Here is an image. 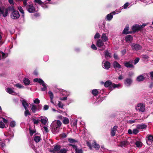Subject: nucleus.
I'll use <instances>...</instances> for the list:
<instances>
[{"label":"nucleus","mask_w":153,"mask_h":153,"mask_svg":"<svg viewBox=\"0 0 153 153\" xmlns=\"http://www.w3.org/2000/svg\"><path fill=\"white\" fill-rule=\"evenodd\" d=\"M62 120V122L65 124H67L69 123L68 119L66 117H64Z\"/></svg>","instance_id":"obj_34"},{"label":"nucleus","mask_w":153,"mask_h":153,"mask_svg":"<svg viewBox=\"0 0 153 153\" xmlns=\"http://www.w3.org/2000/svg\"><path fill=\"white\" fill-rule=\"evenodd\" d=\"M139 132V131L138 130L137 128L134 129L133 130V134H136Z\"/></svg>","instance_id":"obj_52"},{"label":"nucleus","mask_w":153,"mask_h":153,"mask_svg":"<svg viewBox=\"0 0 153 153\" xmlns=\"http://www.w3.org/2000/svg\"><path fill=\"white\" fill-rule=\"evenodd\" d=\"M34 82H38L43 87V88H41V90L42 91H45L47 89V87L46 84L44 81L40 79L36 78L34 79Z\"/></svg>","instance_id":"obj_3"},{"label":"nucleus","mask_w":153,"mask_h":153,"mask_svg":"<svg viewBox=\"0 0 153 153\" xmlns=\"http://www.w3.org/2000/svg\"><path fill=\"white\" fill-rule=\"evenodd\" d=\"M61 95L65 96H68L70 95L69 92H67L64 90H61L60 93Z\"/></svg>","instance_id":"obj_25"},{"label":"nucleus","mask_w":153,"mask_h":153,"mask_svg":"<svg viewBox=\"0 0 153 153\" xmlns=\"http://www.w3.org/2000/svg\"><path fill=\"white\" fill-rule=\"evenodd\" d=\"M58 105L59 106V108H63V105L62 103L60 101H59V102L58 104Z\"/></svg>","instance_id":"obj_53"},{"label":"nucleus","mask_w":153,"mask_h":153,"mask_svg":"<svg viewBox=\"0 0 153 153\" xmlns=\"http://www.w3.org/2000/svg\"><path fill=\"white\" fill-rule=\"evenodd\" d=\"M113 83L112 82L109 81H106L104 84L105 86L106 87H109V89L111 90H113L112 86Z\"/></svg>","instance_id":"obj_18"},{"label":"nucleus","mask_w":153,"mask_h":153,"mask_svg":"<svg viewBox=\"0 0 153 153\" xmlns=\"http://www.w3.org/2000/svg\"><path fill=\"white\" fill-rule=\"evenodd\" d=\"M60 147L59 146H54L53 149V151L55 152H58L60 149Z\"/></svg>","instance_id":"obj_39"},{"label":"nucleus","mask_w":153,"mask_h":153,"mask_svg":"<svg viewBox=\"0 0 153 153\" xmlns=\"http://www.w3.org/2000/svg\"><path fill=\"white\" fill-rule=\"evenodd\" d=\"M100 37V35L98 33H97L94 36V38L95 39H98Z\"/></svg>","instance_id":"obj_48"},{"label":"nucleus","mask_w":153,"mask_h":153,"mask_svg":"<svg viewBox=\"0 0 153 153\" xmlns=\"http://www.w3.org/2000/svg\"><path fill=\"white\" fill-rule=\"evenodd\" d=\"M29 130L30 134L31 136H32L33 135V134L36 131L35 130H32L30 128Z\"/></svg>","instance_id":"obj_47"},{"label":"nucleus","mask_w":153,"mask_h":153,"mask_svg":"<svg viewBox=\"0 0 153 153\" xmlns=\"http://www.w3.org/2000/svg\"><path fill=\"white\" fill-rule=\"evenodd\" d=\"M14 90V88H7L5 89L6 92L9 94L13 95H15L16 93Z\"/></svg>","instance_id":"obj_17"},{"label":"nucleus","mask_w":153,"mask_h":153,"mask_svg":"<svg viewBox=\"0 0 153 153\" xmlns=\"http://www.w3.org/2000/svg\"><path fill=\"white\" fill-rule=\"evenodd\" d=\"M125 40L127 42H131L132 40V37L130 35H128L126 36Z\"/></svg>","instance_id":"obj_31"},{"label":"nucleus","mask_w":153,"mask_h":153,"mask_svg":"<svg viewBox=\"0 0 153 153\" xmlns=\"http://www.w3.org/2000/svg\"><path fill=\"white\" fill-rule=\"evenodd\" d=\"M8 14V10L7 9L4 7H0V16L2 15L3 16L5 17Z\"/></svg>","instance_id":"obj_8"},{"label":"nucleus","mask_w":153,"mask_h":153,"mask_svg":"<svg viewBox=\"0 0 153 153\" xmlns=\"http://www.w3.org/2000/svg\"><path fill=\"white\" fill-rule=\"evenodd\" d=\"M129 27L128 25H126L123 31V34H127L131 33L129 31Z\"/></svg>","instance_id":"obj_21"},{"label":"nucleus","mask_w":153,"mask_h":153,"mask_svg":"<svg viewBox=\"0 0 153 153\" xmlns=\"http://www.w3.org/2000/svg\"><path fill=\"white\" fill-rule=\"evenodd\" d=\"M146 140L147 144L151 145L153 141V136L151 135H148L146 138Z\"/></svg>","instance_id":"obj_10"},{"label":"nucleus","mask_w":153,"mask_h":153,"mask_svg":"<svg viewBox=\"0 0 153 153\" xmlns=\"http://www.w3.org/2000/svg\"><path fill=\"white\" fill-rule=\"evenodd\" d=\"M96 45L99 47V49L100 50L102 51L105 48V46L104 45L103 41L100 39H99L97 41Z\"/></svg>","instance_id":"obj_4"},{"label":"nucleus","mask_w":153,"mask_h":153,"mask_svg":"<svg viewBox=\"0 0 153 153\" xmlns=\"http://www.w3.org/2000/svg\"><path fill=\"white\" fill-rule=\"evenodd\" d=\"M104 55L106 59H109L111 57V54L108 50H106L104 51Z\"/></svg>","instance_id":"obj_19"},{"label":"nucleus","mask_w":153,"mask_h":153,"mask_svg":"<svg viewBox=\"0 0 153 153\" xmlns=\"http://www.w3.org/2000/svg\"><path fill=\"white\" fill-rule=\"evenodd\" d=\"M0 53H1L2 54V58L4 59L6 58L7 56V54L4 53L2 51H1Z\"/></svg>","instance_id":"obj_44"},{"label":"nucleus","mask_w":153,"mask_h":153,"mask_svg":"<svg viewBox=\"0 0 153 153\" xmlns=\"http://www.w3.org/2000/svg\"><path fill=\"white\" fill-rule=\"evenodd\" d=\"M62 124L61 122L59 120H57L52 124V131L53 134H56L59 132Z\"/></svg>","instance_id":"obj_1"},{"label":"nucleus","mask_w":153,"mask_h":153,"mask_svg":"<svg viewBox=\"0 0 153 153\" xmlns=\"http://www.w3.org/2000/svg\"><path fill=\"white\" fill-rule=\"evenodd\" d=\"M33 102L34 103L38 104L40 103V100L38 98H36L33 100Z\"/></svg>","instance_id":"obj_50"},{"label":"nucleus","mask_w":153,"mask_h":153,"mask_svg":"<svg viewBox=\"0 0 153 153\" xmlns=\"http://www.w3.org/2000/svg\"><path fill=\"white\" fill-rule=\"evenodd\" d=\"M11 18L14 19H17L19 18L20 15L18 11L14 10L10 15Z\"/></svg>","instance_id":"obj_7"},{"label":"nucleus","mask_w":153,"mask_h":153,"mask_svg":"<svg viewBox=\"0 0 153 153\" xmlns=\"http://www.w3.org/2000/svg\"><path fill=\"white\" fill-rule=\"evenodd\" d=\"M126 49H124L121 51V52L123 56L124 55L126 54Z\"/></svg>","instance_id":"obj_61"},{"label":"nucleus","mask_w":153,"mask_h":153,"mask_svg":"<svg viewBox=\"0 0 153 153\" xmlns=\"http://www.w3.org/2000/svg\"><path fill=\"white\" fill-rule=\"evenodd\" d=\"M135 145L138 147H141L142 146V143L139 141H137L135 143Z\"/></svg>","instance_id":"obj_46"},{"label":"nucleus","mask_w":153,"mask_h":153,"mask_svg":"<svg viewBox=\"0 0 153 153\" xmlns=\"http://www.w3.org/2000/svg\"><path fill=\"white\" fill-rule=\"evenodd\" d=\"M31 110L33 113H35L37 110L36 105L33 104H32L31 105Z\"/></svg>","instance_id":"obj_33"},{"label":"nucleus","mask_w":153,"mask_h":153,"mask_svg":"<svg viewBox=\"0 0 153 153\" xmlns=\"http://www.w3.org/2000/svg\"><path fill=\"white\" fill-rule=\"evenodd\" d=\"M132 82V80L131 78H126L124 80V84L127 87L130 86Z\"/></svg>","instance_id":"obj_15"},{"label":"nucleus","mask_w":153,"mask_h":153,"mask_svg":"<svg viewBox=\"0 0 153 153\" xmlns=\"http://www.w3.org/2000/svg\"><path fill=\"white\" fill-rule=\"evenodd\" d=\"M144 79L145 78L143 76L140 75L137 77L136 80L138 82H140L143 81Z\"/></svg>","instance_id":"obj_32"},{"label":"nucleus","mask_w":153,"mask_h":153,"mask_svg":"<svg viewBox=\"0 0 153 153\" xmlns=\"http://www.w3.org/2000/svg\"><path fill=\"white\" fill-rule=\"evenodd\" d=\"M32 121L34 124L37 125L39 122L40 120L39 119L33 118Z\"/></svg>","instance_id":"obj_37"},{"label":"nucleus","mask_w":153,"mask_h":153,"mask_svg":"<svg viewBox=\"0 0 153 153\" xmlns=\"http://www.w3.org/2000/svg\"><path fill=\"white\" fill-rule=\"evenodd\" d=\"M91 48L92 49L94 50H96L97 49V48L96 46L94 44H92L91 45Z\"/></svg>","instance_id":"obj_56"},{"label":"nucleus","mask_w":153,"mask_h":153,"mask_svg":"<svg viewBox=\"0 0 153 153\" xmlns=\"http://www.w3.org/2000/svg\"><path fill=\"white\" fill-rule=\"evenodd\" d=\"M135 108L137 111L140 112H143L145 110V105L144 104L140 103L137 105Z\"/></svg>","instance_id":"obj_6"},{"label":"nucleus","mask_w":153,"mask_h":153,"mask_svg":"<svg viewBox=\"0 0 153 153\" xmlns=\"http://www.w3.org/2000/svg\"><path fill=\"white\" fill-rule=\"evenodd\" d=\"M18 9L21 13L22 14V16L24 17V10L21 7H18Z\"/></svg>","instance_id":"obj_38"},{"label":"nucleus","mask_w":153,"mask_h":153,"mask_svg":"<svg viewBox=\"0 0 153 153\" xmlns=\"http://www.w3.org/2000/svg\"><path fill=\"white\" fill-rule=\"evenodd\" d=\"M41 139L40 135L39 133H37L35 134L34 136V140L36 143L39 142Z\"/></svg>","instance_id":"obj_16"},{"label":"nucleus","mask_w":153,"mask_h":153,"mask_svg":"<svg viewBox=\"0 0 153 153\" xmlns=\"http://www.w3.org/2000/svg\"><path fill=\"white\" fill-rule=\"evenodd\" d=\"M16 125V123L14 121H12L10 123V125L11 127H15Z\"/></svg>","instance_id":"obj_43"},{"label":"nucleus","mask_w":153,"mask_h":153,"mask_svg":"<svg viewBox=\"0 0 153 153\" xmlns=\"http://www.w3.org/2000/svg\"><path fill=\"white\" fill-rule=\"evenodd\" d=\"M70 145L72 146L74 149L75 150L77 149V146L75 145L70 144Z\"/></svg>","instance_id":"obj_62"},{"label":"nucleus","mask_w":153,"mask_h":153,"mask_svg":"<svg viewBox=\"0 0 153 153\" xmlns=\"http://www.w3.org/2000/svg\"><path fill=\"white\" fill-rule=\"evenodd\" d=\"M98 91L97 89H94L92 91L91 93L94 96H96L98 93Z\"/></svg>","instance_id":"obj_36"},{"label":"nucleus","mask_w":153,"mask_h":153,"mask_svg":"<svg viewBox=\"0 0 153 153\" xmlns=\"http://www.w3.org/2000/svg\"><path fill=\"white\" fill-rule=\"evenodd\" d=\"M150 77L152 79H153V71L150 72Z\"/></svg>","instance_id":"obj_63"},{"label":"nucleus","mask_w":153,"mask_h":153,"mask_svg":"<svg viewBox=\"0 0 153 153\" xmlns=\"http://www.w3.org/2000/svg\"><path fill=\"white\" fill-rule=\"evenodd\" d=\"M117 128V126H114V127L111 129V136H114L115 135Z\"/></svg>","instance_id":"obj_20"},{"label":"nucleus","mask_w":153,"mask_h":153,"mask_svg":"<svg viewBox=\"0 0 153 153\" xmlns=\"http://www.w3.org/2000/svg\"><path fill=\"white\" fill-rule=\"evenodd\" d=\"M35 3H38L39 4H41L42 7L44 8H47L48 6L46 5L47 3L46 2H42L41 0H34Z\"/></svg>","instance_id":"obj_14"},{"label":"nucleus","mask_w":153,"mask_h":153,"mask_svg":"<svg viewBox=\"0 0 153 153\" xmlns=\"http://www.w3.org/2000/svg\"><path fill=\"white\" fill-rule=\"evenodd\" d=\"M113 12L109 14L106 16V19L107 21H110L113 17Z\"/></svg>","instance_id":"obj_28"},{"label":"nucleus","mask_w":153,"mask_h":153,"mask_svg":"<svg viewBox=\"0 0 153 153\" xmlns=\"http://www.w3.org/2000/svg\"><path fill=\"white\" fill-rule=\"evenodd\" d=\"M49 108V106L47 105H45L43 106V109L44 110H47Z\"/></svg>","instance_id":"obj_60"},{"label":"nucleus","mask_w":153,"mask_h":153,"mask_svg":"<svg viewBox=\"0 0 153 153\" xmlns=\"http://www.w3.org/2000/svg\"><path fill=\"white\" fill-rule=\"evenodd\" d=\"M5 127L4 123L2 121H0V128H4Z\"/></svg>","instance_id":"obj_51"},{"label":"nucleus","mask_w":153,"mask_h":153,"mask_svg":"<svg viewBox=\"0 0 153 153\" xmlns=\"http://www.w3.org/2000/svg\"><path fill=\"white\" fill-rule=\"evenodd\" d=\"M68 141L71 143H74L77 142L76 140L72 138H69L68 139Z\"/></svg>","instance_id":"obj_42"},{"label":"nucleus","mask_w":153,"mask_h":153,"mask_svg":"<svg viewBox=\"0 0 153 153\" xmlns=\"http://www.w3.org/2000/svg\"><path fill=\"white\" fill-rule=\"evenodd\" d=\"M22 105L24 107L25 110V116L26 117L28 115H30V112L28 110V108L29 107V105L27 103L26 101L24 100H21Z\"/></svg>","instance_id":"obj_2"},{"label":"nucleus","mask_w":153,"mask_h":153,"mask_svg":"<svg viewBox=\"0 0 153 153\" xmlns=\"http://www.w3.org/2000/svg\"><path fill=\"white\" fill-rule=\"evenodd\" d=\"M92 145L93 147L95 148L96 150L98 149L100 146L99 144L97 143L95 141H94L92 144Z\"/></svg>","instance_id":"obj_27"},{"label":"nucleus","mask_w":153,"mask_h":153,"mask_svg":"<svg viewBox=\"0 0 153 153\" xmlns=\"http://www.w3.org/2000/svg\"><path fill=\"white\" fill-rule=\"evenodd\" d=\"M27 9L28 11L30 13H33L35 12V8L32 4L28 5Z\"/></svg>","instance_id":"obj_11"},{"label":"nucleus","mask_w":153,"mask_h":153,"mask_svg":"<svg viewBox=\"0 0 153 153\" xmlns=\"http://www.w3.org/2000/svg\"><path fill=\"white\" fill-rule=\"evenodd\" d=\"M48 93L49 95L50 99H53V93L51 91H49Z\"/></svg>","instance_id":"obj_45"},{"label":"nucleus","mask_w":153,"mask_h":153,"mask_svg":"<svg viewBox=\"0 0 153 153\" xmlns=\"http://www.w3.org/2000/svg\"><path fill=\"white\" fill-rule=\"evenodd\" d=\"M146 25V24H143L141 25H135L133 26L132 27V30L133 32H135L136 31L139 30L143 28Z\"/></svg>","instance_id":"obj_5"},{"label":"nucleus","mask_w":153,"mask_h":153,"mask_svg":"<svg viewBox=\"0 0 153 153\" xmlns=\"http://www.w3.org/2000/svg\"><path fill=\"white\" fill-rule=\"evenodd\" d=\"M48 120L47 118L45 117L42 118L41 119L40 121L43 124L46 125Z\"/></svg>","instance_id":"obj_29"},{"label":"nucleus","mask_w":153,"mask_h":153,"mask_svg":"<svg viewBox=\"0 0 153 153\" xmlns=\"http://www.w3.org/2000/svg\"><path fill=\"white\" fill-rule=\"evenodd\" d=\"M113 67L115 68L120 69L121 68V66L117 61H115L113 63Z\"/></svg>","instance_id":"obj_24"},{"label":"nucleus","mask_w":153,"mask_h":153,"mask_svg":"<svg viewBox=\"0 0 153 153\" xmlns=\"http://www.w3.org/2000/svg\"><path fill=\"white\" fill-rule=\"evenodd\" d=\"M132 50L133 51H138L141 48V47L139 44H132L131 45Z\"/></svg>","instance_id":"obj_12"},{"label":"nucleus","mask_w":153,"mask_h":153,"mask_svg":"<svg viewBox=\"0 0 153 153\" xmlns=\"http://www.w3.org/2000/svg\"><path fill=\"white\" fill-rule=\"evenodd\" d=\"M123 7H121L120 8V9L118 10H116L115 11L113 12V13L114 15L116 13H120L121 11V10L123 9Z\"/></svg>","instance_id":"obj_40"},{"label":"nucleus","mask_w":153,"mask_h":153,"mask_svg":"<svg viewBox=\"0 0 153 153\" xmlns=\"http://www.w3.org/2000/svg\"><path fill=\"white\" fill-rule=\"evenodd\" d=\"M5 135L7 137L11 138L13 137L14 134L12 131H9Z\"/></svg>","instance_id":"obj_30"},{"label":"nucleus","mask_w":153,"mask_h":153,"mask_svg":"<svg viewBox=\"0 0 153 153\" xmlns=\"http://www.w3.org/2000/svg\"><path fill=\"white\" fill-rule=\"evenodd\" d=\"M101 38L104 42L107 41L108 39L107 36L106 35V34L105 33H103L102 34Z\"/></svg>","instance_id":"obj_26"},{"label":"nucleus","mask_w":153,"mask_h":153,"mask_svg":"<svg viewBox=\"0 0 153 153\" xmlns=\"http://www.w3.org/2000/svg\"><path fill=\"white\" fill-rule=\"evenodd\" d=\"M112 86L113 89L115 88H118L119 87H120L121 86V85L120 84H116L114 83H113Z\"/></svg>","instance_id":"obj_41"},{"label":"nucleus","mask_w":153,"mask_h":153,"mask_svg":"<svg viewBox=\"0 0 153 153\" xmlns=\"http://www.w3.org/2000/svg\"><path fill=\"white\" fill-rule=\"evenodd\" d=\"M102 67L104 69H108L110 67V63L108 61H103L102 64Z\"/></svg>","instance_id":"obj_9"},{"label":"nucleus","mask_w":153,"mask_h":153,"mask_svg":"<svg viewBox=\"0 0 153 153\" xmlns=\"http://www.w3.org/2000/svg\"><path fill=\"white\" fill-rule=\"evenodd\" d=\"M147 128V126L145 124H138L137 126V128L138 129L142 130L144 129Z\"/></svg>","instance_id":"obj_23"},{"label":"nucleus","mask_w":153,"mask_h":153,"mask_svg":"<svg viewBox=\"0 0 153 153\" xmlns=\"http://www.w3.org/2000/svg\"><path fill=\"white\" fill-rule=\"evenodd\" d=\"M140 59L139 58H136L134 61V65L137 64L139 61Z\"/></svg>","instance_id":"obj_55"},{"label":"nucleus","mask_w":153,"mask_h":153,"mask_svg":"<svg viewBox=\"0 0 153 153\" xmlns=\"http://www.w3.org/2000/svg\"><path fill=\"white\" fill-rule=\"evenodd\" d=\"M133 60H130L128 62H126L124 63L125 66L127 68H134V66L133 65Z\"/></svg>","instance_id":"obj_13"},{"label":"nucleus","mask_w":153,"mask_h":153,"mask_svg":"<svg viewBox=\"0 0 153 153\" xmlns=\"http://www.w3.org/2000/svg\"><path fill=\"white\" fill-rule=\"evenodd\" d=\"M63 138H65L66 137L67 135L66 134L63 133L60 135Z\"/></svg>","instance_id":"obj_64"},{"label":"nucleus","mask_w":153,"mask_h":153,"mask_svg":"<svg viewBox=\"0 0 153 153\" xmlns=\"http://www.w3.org/2000/svg\"><path fill=\"white\" fill-rule=\"evenodd\" d=\"M76 153H82V150L81 149H77L75 150Z\"/></svg>","instance_id":"obj_58"},{"label":"nucleus","mask_w":153,"mask_h":153,"mask_svg":"<svg viewBox=\"0 0 153 153\" xmlns=\"http://www.w3.org/2000/svg\"><path fill=\"white\" fill-rule=\"evenodd\" d=\"M129 5V4L128 2L126 3L123 5V7L124 9H126Z\"/></svg>","instance_id":"obj_59"},{"label":"nucleus","mask_w":153,"mask_h":153,"mask_svg":"<svg viewBox=\"0 0 153 153\" xmlns=\"http://www.w3.org/2000/svg\"><path fill=\"white\" fill-rule=\"evenodd\" d=\"M128 144L129 142L128 141L124 140L120 142V146L122 147H125L128 145Z\"/></svg>","instance_id":"obj_22"},{"label":"nucleus","mask_w":153,"mask_h":153,"mask_svg":"<svg viewBox=\"0 0 153 153\" xmlns=\"http://www.w3.org/2000/svg\"><path fill=\"white\" fill-rule=\"evenodd\" d=\"M142 2H144L146 4L150 3L151 2H150L149 0H141Z\"/></svg>","instance_id":"obj_57"},{"label":"nucleus","mask_w":153,"mask_h":153,"mask_svg":"<svg viewBox=\"0 0 153 153\" xmlns=\"http://www.w3.org/2000/svg\"><path fill=\"white\" fill-rule=\"evenodd\" d=\"M15 86L18 88H21L24 87V86L20 84L17 83L15 85Z\"/></svg>","instance_id":"obj_49"},{"label":"nucleus","mask_w":153,"mask_h":153,"mask_svg":"<svg viewBox=\"0 0 153 153\" xmlns=\"http://www.w3.org/2000/svg\"><path fill=\"white\" fill-rule=\"evenodd\" d=\"M67 152V150L65 149H62L60 151V153H66Z\"/></svg>","instance_id":"obj_54"},{"label":"nucleus","mask_w":153,"mask_h":153,"mask_svg":"<svg viewBox=\"0 0 153 153\" xmlns=\"http://www.w3.org/2000/svg\"><path fill=\"white\" fill-rule=\"evenodd\" d=\"M24 84L26 85H27L30 84V81L29 79L27 78H25L23 80Z\"/></svg>","instance_id":"obj_35"}]
</instances>
